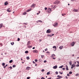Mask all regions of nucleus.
Listing matches in <instances>:
<instances>
[{
  "instance_id": "nucleus-46",
  "label": "nucleus",
  "mask_w": 79,
  "mask_h": 79,
  "mask_svg": "<svg viewBox=\"0 0 79 79\" xmlns=\"http://www.w3.org/2000/svg\"><path fill=\"white\" fill-rule=\"evenodd\" d=\"M41 71H42V72H44V69H42L41 70Z\"/></svg>"
},
{
  "instance_id": "nucleus-36",
  "label": "nucleus",
  "mask_w": 79,
  "mask_h": 79,
  "mask_svg": "<svg viewBox=\"0 0 79 79\" xmlns=\"http://www.w3.org/2000/svg\"><path fill=\"white\" fill-rule=\"evenodd\" d=\"M54 4H57V2L56 1L55 2H54V3H53Z\"/></svg>"
},
{
  "instance_id": "nucleus-57",
  "label": "nucleus",
  "mask_w": 79,
  "mask_h": 79,
  "mask_svg": "<svg viewBox=\"0 0 79 79\" xmlns=\"http://www.w3.org/2000/svg\"><path fill=\"white\" fill-rule=\"evenodd\" d=\"M67 76H69V74H67Z\"/></svg>"
},
{
  "instance_id": "nucleus-54",
  "label": "nucleus",
  "mask_w": 79,
  "mask_h": 79,
  "mask_svg": "<svg viewBox=\"0 0 79 79\" xmlns=\"http://www.w3.org/2000/svg\"><path fill=\"white\" fill-rule=\"evenodd\" d=\"M62 69H63V70H65V68H62Z\"/></svg>"
},
{
  "instance_id": "nucleus-16",
  "label": "nucleus",
  "mask_w": 79,
  "mask_h": 79,
  "mask_svg": "<svg viewBox=\"0 0 79 79\" xmlns=\"http://www.w3.org/2000/svg\"><path fill=\"white\" fill-rule=\"evenodd\" d=\"M27 48H32V46H28Z\"/></svg>"
},
{
  "instance_id": "nucleus-19",
  "label": "nucleus",
  "mask_w": 79,
  "mask_h": 79,
  "mask_svg": "<svg viewBox=\"0 0 79 79\" xmlns=\"http://www.w3.org/2000/svg\"><path fill=\"white\" fill-rule=\"evenodd\" d=\"M8 2H5V5H8Z\"/></svg>"
},
{
  "instance_id": "nucleus-24",
  "label": "nucleus",
  "mask_w": 79,
  "mask_h": 79,
  "mask_svg": "<svg viewBox=\"0 0 79 79\" xmlns=\"http://www.w3.org/2000/svg\"><path fill=\"white\" fill-rule=\"evenodd\" d=\"M47 36H48V37H52V35H47Z\"/></svg>"
},
{
  "instance_id": "nucleus-63",
  "label": "nucleus",
  "mask_w": 79,
  "mask_h": 79,
  "mask_svg": "<svg viewBox=\"0 0 79 79\" xmlns=\"http://www.w3.org/2000/svg\"><path fill=\"white\" fill-rule=\"evenodd\" d=\"M60 74H63V72L61 73H60Z\"/></svg>"
},
{
  "instance_id": "nucleus-52",
  "label": "nucleus",
  "mask_w": 79,
  "mask_h": 79,
  "mask_svg": "<svg viewBox=\"0 0 79 79\" xmlns=\"http://www.w3.org/2000/svg\"><path fill=\"white\" fill-rule=\"evenodd\" d=\"M71 2H73V1H76V0H71Z\"/></svg>"
},
{
  "instance_id": "nucleus-14",
  "label": "nucleus",
  "mask_w": 79,
  "mask_h": 79,
  "mask_svg": "<svg viewBox=\"0 0 79 79\" xmlns=\"http://www.w3.org/2000/svg\"><path fill=\"white\" fill-rule=\"evenodd\" d=\"M52 48H54L55 50H56V47L55 46H53Z\"/></svg>"
},
{
  "instance_id": "nucleus-9",
  "label": "nucleus",
  "mask_w": 79,
  "mask_h": 79,
  "mask_svg": "<svg viewBox=\"0 0 79 79\" xmlns=\"http://www.w3.org/2000/svg\"><path fill=\"white\" fill-rule=\"evenodd\" d=\"M7 11L8 12H10L11 11V10H10V8H9L7 9Z\"/></svg>"
},
{
  "instance_id": "nucleus-28",
  "label": "nucleus",
  "mask_w": 79,
  "mask_h": 79,
  "mask_svg": "<svg viewBox=\"0 0 79 79\" xmlns=\"http://www.w3.org/2000/svg\"><path fill=\"white\" fill-rule=\"evenodd\" d=\"M69 63L70 65H71V64H72V62L71 61L69 62Z\"/></svg>"
},
{
  "instance_id": "nucleus-38",
  "label": "nucleus",
  "mask_w": 79,
  "mask_h": 79,
  "mask_svg": "<svg viewBox=\"0 0 79 79\" xmlns=\"http://www.w3.org/2000/svg\"><path fill=\"white\" fill-rule=\"evenodd\" d=\"M19 40H20V39L19 38H18V40H17V41H19Z\"/></svg>"
},
{
  "instance_id": "nucleus-47",
  "label": "nucleus",
  "mask_w": 79,
  "mask_h": 79,
  "mask_svg": "<svg viewBox=\"0 0 79 79\" xmlns=\"http://www.w3.org/2000/svg\"><path fill=\"white\" fill-rule=\"evenodd\" d=\"M41 58H43V57H44V55H41Z\"/></svg>"
},
{
  "instance_id": "nucleus-58",
  "label": "nucleus",
  "mask_w": 79,
  "mask_h": 79,
  "mask_svg": "<svg viewBox=\"0 0 79 79\" xmlns=\"http://www.w3.org/2000/svg\"><path fill=\"white\" fill-rule=\"evenodd\" d=\"M46 62H47V60L44 61V63H46Z\"/></svg>"
},
{
  "instance_id": "nucleus-64",
  "label": "nucleus",
  "mask_w": 79,
  "mask_h": 79,
  "mask_svg": "<svg viewBox=\"0 0 79 79\" xmlns=\"http://www.w3.org/2000/svg\"><path fill=\"white\" fill-rule=\"evenodd\" d=\"M32 49H35V47H33L32 48Z\"/></svg>"
},
{
  "instance_id": "nucleus-34",
  "label": "nucleus",
  "mask_w": 79,
  "mask_h": 79,
  "mask_svg": "<svg viewBox=\"0 0 79 79\" xmlns=\"http://www.w3.org/2000/svg\"><path fill=\"white\" fill-rule=\"evenodd\" d=\"M35 62H37V61H38V60H37V59H35Z\"/></svg>"
},
{
  "instance_id": "nucleus-43",
  "label": "nucleus",
  "mask_w": 79,
  "mask_h": 79,
  "mask_svg": "<svg viewBox=\"0 0 79 79\" xmlns=\"http://www.w3.org/2000/svg\"><path fill=\"white\" fill-rule=\"evenodd\" d=\"M10 69H12L13 68L12 67L10 66Z\"/></svg>"
},
{
  "instance_id": "nucleus-10",
  "label": "nucleus",
  "mask_w": 79,
  "mask_h": 79,
  "mask_svg": "<svg viewBox=\"0 0 79 79\" xmlns=\"http://www.w3.org/2000/svg\"><path fill=\"white\" fill-rule=\"evenodd\" d=\"M55 55L54 54H53L52 55V56H51V58H53V57H55Z\"/></svg>"
},
{
  "instance_id": "nucleus-33",
  "label": "nucleus",
  "mask_w": 79,
  "mask_h": 79,
  "mask_svg": "<svg viewBox=\"0 0 79 79\" xmlns=\"http://www.w3.org/2000/svg\"><path fill=\"white\" fill-rule=\"evenodd\" d=\"M72 72H70L69 73V74H72Z\"/></svg>"
},
{
  "instance_id": "nucleus-13",
  "label": "nucleus",
  "mask_w": 79,
  "mask_h": 79,
  "mask_svg": "<svg viewBox=\"0 0 79 79\" xmlns=\"http://www.w3.org/2000/svg\"><path fill=\"white\" fill-rule=\"evenodd\" d=\"M53 69H56L57 68V66L56 65L53 67Z\"/></svg>"
},
{
  "instance_id": "nucleus-53",
  "label": "nucleus",
  "mask_w": 79,
  "mask_h": 79,
  "mask_svg": "<svg viewBox=\"0 0 79 79\" xmlns=\"http://www.w3.org/2000/svg\"><path fill=\"white\" fill-rule=\"evenodd\" d=\"M41 79H45V78L44 77H42Z\"/></svg>"
},
{
  "instance_id": "nucleus-20",
  "label": "nucleus",
  "mask_w": 79,
  "mask_h": 79,
  "mask_svg": "<svg viewBox=\"0 0 79 79\" xmlns=\"http://www.w3.org/2000/svg\"><path fill=\"white\" fill-rule=\"evenodd\" d=\"M31 9H30L29 10H27V12H29V11H31Z\"/></svg>"
},
{
  "instance_id": "nucleus-3",
  "label": "nucleus",
  "mask_w": 79,
  "mask_h": 79,
  "mask_svg": "<svg viewBox=\"0 0 79 79\" xmlns=\"http://www.w3.org/2000/svg\"><path fill=\"white\" fill-rule=\"evenodd\" d=\"M52 31H51L50 29H48L46 31V33H50Z\"/></svg>"
},
{
  "instance_id": "nucleus-5",
  "label": "nucleus",
  "mask_w": 79,
  "mask_h": 79,
  "mask_svg": "<svg viewBox=\"0 0 79 79\" xmlns=\"http://www.w3.org/2000/svg\"><path fill=\"white\" fill-rule=\"evenodd\" d=\"M26 69H27V70H29L30 69H31V67H27L26 68Z\"/></svg>"
},
{
  "instance_id": "nucleus-15",
  "label": "nucleus",
  "mask_w": 79,
  "mask_h": 79,
  "mask_svg": "<svg viewBox=\"0 0 79 79\" xmlns=\"http://www.w3.org/2000/svg\"><path fill=\"white\" fill-rule=\"evenodd\" d=\"M63 48V46H60L59 47V48H60V50H61Z\"/></svg>"
},
{
  "instance_id": "nucleus-17",
  "label": "nucleus",
  "mask_w": 79,
  "mask_h": 79,
  "mask_svg": "<svg viewBox=\"0 0 79 79\" xmlns=\"http://www.w3.org/2000/svg\"><path fill=\"white\" fill-rule=\"evenodd\" d=\"M59 78V79H60V78H62V77H63L61 76H60V75H58L57 76Z\"/></svg>"
},
{
  "instance_id": "nucleus-49",
  "label": "nucleus",
  "mask_w": 79,
  "mask_h": 79,
  "mask_svg": "<svg viewBox=\"0 0 79 79\" xmlns=\"http://www.w3.org/2000/svg\"><path fill=\"white\" fill-rule=\"evenodd\" d=\"M47 50H48V49L47 48H46V49H45V51H47Z\"/></svg>"
},
{
  "instance_id": "nucleus-11",
  "label": "nucleus",
  "mask_w": 79,
  "mask_h": 79,
  "mask_svg": "<svg viewBox=\"0 0 79 79\" xmlns=\"http://www.w3.org/2000/svg\"><path fill=\"white\" fill-rule=\"evenodd\" d=\"M3 27V24H0V29Z\"/></svg>"
},
{
  "instance_id": "nucleus-30",
  "label": "nucleus",
  "mask_w": 79,
  "mask_h": 79,
  "mask_svg": "<svg viewBox=\"0 0 79 79\" xmlns=\"http://www.w3.org/2000/svg\"><path fill=\"white\" fill-rule=\"evenodd\" d=\"M2 65L3 66H4L5 65V63H3L2 64Z\"/></svg>"
},
{
  "instance_id": "nucleus-29",
  "label": "nucleus",
  "mask_w": 79,
  "mask_h": 79,
  "mask_svg": "<svg viewBox=\"0 0 79 79\" xmlns=\"http://www.w3.org/2000/svg\"><path fill=\"white\" fill-rule=\"evenodd\" d=\"M28 51H26L25 52V53L27 54V53H28Z\"/></svg>"
},
{
  "instance_id": "nucleus-21",
  "label": "nucleus",
  "mask_w": 79,
  "mask_h": 79,
  "mask_svg": "<svg viewBox=\"0 0 79 79\" xmlns=\"http://www.w3.org/2000/svg\"><path fill=\"white\" fill-rule=\"evenodd\" d=\"M75 64H73L72 65V66L73 68H74L75 67Z\"/></svg>"
},
{
  "instance_id": "nucleus-6",
  "label": "nucleus",
  "mask_w": 79,
  "mask_h": 79,
  "mask_svg": "<svg viewBox=\"0 0 79 79\" xmlns=\"http://www.w3.org/2000/svg\"><path fill=\"white\" fill-rule=\"evenodd\" d=\"M48 11H52V9L50 8H48Z\"/></svg>"
},
{
  "instance_id": "nucleus-59",
  "label": "nucleus",
  "mask_w": 79,
  "mask_h": 79,
  "mask_svg": "<svg viewBox=\"0 0 79 79\" xmlns=\"http://www.w3.org/2000/svg\"><path fill=\"white\" fill-rule=\"evenodd\" d=\"M60 58H59L58 59V61H60Z\"/></svg>"
},
{
  "instance_id": "nucleus-62",
  "label": "nucleus",
  "mask_w": 79,
  "mask_h": 79,
  "mask_svg": "<svg viewBox=\"0 0 79 79\" xmlns=\"http://www.w3.org/2000/svg\"><path fill=\"white\" fill-rule=\"evenodd\" d=\"M3 68H6V66H4Z\"/></svg>"
},
{
  "instance_id": "nucleus-55",
  "label": "nucleus",
  "mask_w": 79,
  "mask_h": 79,
  "mask_svg": "<svg viewBox=\"0 0 79 79\" xmlns=\"http://www.w3.org/2000/svg\"><path fill=\"white\" fill-rule=\"evenodd\" d=\"M76 62H77L78 64H79V62L78 61H77Z\"/></svg>"
},
{
  "instance_id": "nucleus-1",
  "label": "nucleus",
  "mask_w": 79,
  "mask_h": 79,
  "mask_svg": "<svg viewBox=\"0 0 79 79\" xmlns=\"http://www.w3.org/2000/svg\"><path fill=\"white\" fill-rule=\"evenodd\" d=\"M53 26H54V27H56L58 26V23H55L53 24Z\"/></svg>"
},
{
  "instance_id": "nucleus-8",
  "label": "nucleus",
  "mask_w": 79,
  "mask_h": 79,
  "mask_svg": "<svg viewBox=\"0 0 79 79\" xmlns=\"http://www.w3.org/2000/svg\"><path fill=\"white\" fill-rule=\"evenodd\" d=\"M30 44H31V41H29L27 42V45H30Z\"/></svg>"
},
{
  "instance_id": "nucleus-4",
  "label": "nucleus",
  "mask_w": 79,
  "mask_h": 79,
  "mask_svg": "<svg viewBox=\"0 0 79 79\" xmlns=\"http://www.w3.org/2000/svg\"><path fill=\"white\" fill-rule=\"evenodd\" d=\"M75 44V43H74V42H73L71 43V45L72 47H73V46H74V45Z\"/></svg>"
},
{
  "instance_id": "nucleus-40",
  "label": "nucleus",
  "mask_w": 79,
  "mask_h": 79,
  "mask_svg": "<svg viewBox=\"0 0 79 79\" xmlns=\"http://www.w3.org/2000/svg\"><path fill=\"white\" fill-rule=\"evenodd\" d=\"M76 76H79V73H77L76 75Z\"/></svg>"
},
{
  "instance_id": "nucleus-26",
  "label": "nucleus",
  "mask_w": 79,
  "mask_h": 79,
  "mask_svg": "<svg viewBox=\"0 0 79 79\" xmlns=\"http://www.w3.org/2000/svg\"><path fill=\"white\" fill-rule=\"evenodd\" d=\"M12 62H13V60H10L9 61V63H12Z\"/></svg>"
},
{
  "instance_id": "nucleus-41",
  "label": "nucleus",
  "mask_w": 79,
  "mask_h": 79,
  "mask_svg": "<svg viewBox=\"0 0 79 79\" xmlns=\"http://www.w3.org/2000/svg\"><path fill=\"white\" fill-rule=\"evenodd\" d=\"M57 4H58L59 3H60V1H58L56 2Z\"/></svg>"
},
{
  "instance_id": "nucleus-2",
  "label": "nucleus",
  "mask_w": 79,
  "mask_h": 79,
  "mask_svg": "<svg viewBox=\"0 0 79 79\" xmlns=\"http://www.w3.org/2000/svg\"><path fill=\"white\" fill-rule=\"evenodd\" d=\"M33 53H39V52L36 50H33Z\"/></svg>"
},
{
  "instance_id": "nucleus-48",
  "label": "nucleus",
  "mask_w": 79,
  "mask_h": 79,
  "mask_svg": "<svg viewBox=\"0 0 79 79\" xmlns=\"http://www.w3.org/2000/svg\"><path fill=\"white\" fill-rule=\"evenodd\" d=\"M23 24H25V25H27V23H24Z\"/></svg>"
},
{
  "instance_id": "nucleus-56",
  "label": "nucleus",
  "mask_w": 79,
  "mask_h": 79,
  "mask_svg": "<svg viewBox=\"0 0 79 79\" xmlns=\"http://www.w3.org/2000/svg\"><path fill=\"white\" fill-rule=\"evenodd\" d=\"M32 63H33L34 64H35V62L34 61H33Z\"/></svg>"
},
{
  "instance_id": "nucleus-37",
  "label": "nucleus",
  "mask_w": 79,
  "mask_h": 79,
  "mask_svg": "<svg viewBox=\"0 0 79 79\" xmlns=\"http://www.w3.org/2000/svg\"><path fill=\"white\" fill-rule=\"evenodd\" d=\"M30 78H31V77H27V79H30Z\"/></svg>"
},
{
  "instance_id": "nucleus-60",
  "label": "nucleus",
  "mask_w": 79,
  "mask_h": 79,
  "mask_svg": "<svg viewBox=\"0 0 79 79\" xmlns=\"http://www.w3.org/2000/svg\"><path fill=\"white\" fill-rule=\"evenodd\" d=\"M40 13V11H38V13H39H39Z\"/></svg>"
},
{
  "instance_id": "nucleus-18",
  "label": "nucleus",
  "mask_w": 79,
  "mask_h": 79,
  "mask_svg": "<svg viewBox=\"0 0 79 79\" xmlns=\"http://www.w3.org/2000/svg\"><path fill=\"white\" fill-rule=\"evenodd\" d=\"M66 70H69V69L68 68V66H67V65H66Z\"/></svg>"
},
{
  "instance_id": "nucleus-50",
  "label": "nucleus",
  "mask_w": 79,
  "mask_h": 79,
  "mask_svg": "<svg viewBox=\"0 0 79 79\" xmlns=\"http://www.w3.org/2000/svg\"><path fill=\"white\" fill-rule=\"evenodd\" d=\"M47 79H52V77H49V78H48Z\"/></svg>"
},
{
  "instance_id": "nucleus-23",
  "label": "nucleus",
  "mask_w": 79,
  "mask_h": 79,
  "mask_svg": "<svg viewBox=\"0 0 79 79\" xmlns=\"http://www.w3.org/2000/svg\"><path fill=\"white\" fill-rule=\"evenodd\" d=\"M50 74V72H48L47 73V75H49Z\"/></svg>"
},
{
  "instance_id": "nucleus-35",
  "label": "nucleus",
  "mask_w": 79,
  "mask_h": 79,
  "mask_svg": "<svg viewBox=\"0 0 79 79\" xmlns=\"http://www.w3.org/2000/svg\"><path fill=\"white\" fill-rule=\"evenodd\" d=\"M23 15H26V12H24L23 13Z\"/></svg>"
},
{
  "instance_id": "nucleus-51",
  "label": "nucleus",
  "mask_w": 79,
  "mask_h": 79,
  "mask_svg": "<svg viewBox=\"0 0 79 79\" xmlns=\"http://www.w3.org/2000/svg\"><path fill=\"white\" fill-rule=\"evenodd\" d=\"M77 67H79V64H77Z\"/></svg>"
},
{
  "instance_id": "nucleus-22",
  "label": "nucleus",
  "mask_w": 79,
  "mask_h": 79,
  "mask_svg": "<svg viewBox=\"0 0 79 79\" xmlns=\"http://www.w3.org/2000/svg\"><path fill=\"white\" fill-rule=\"evenodd\" d=\"M37 22H40L41 23H42V21H41L40 20H39L37 21Z\"/></svg>"
},
{
  "instance_id": "nucleus-42",
  "label": "nucleus",
  "mask_w": 79,
  "mask_h": 79,
  "mask_svg": "<svg viewBox=\"0 0 79 79\" xmlns=\"http://www.w3.org/2000/svg\"><path fill=\"white\" fill-rule=\"evenodd\" d=\"M56 74H58V72H56Z\"/></svg>"
},
{
  "instance_id": "nucleus-12",
  "label": "nucleus",
  "mask_w": 79,
  "mask_h": 79,
  "mask_svg": "<svg viewBox=\"0 0 79 79\" xmlns=\"http://www.w3.org/2000/svg\"><path fill=\"white\" fill-rule=\"evenodd\" d=\"M35 5L34 4H33L32 6H31V7H34V8L35 7Z\"/></svg>"
},
{
  "instance_id": "nucleus-39",
  "label": "nucleus",
  "mask_w": 79,
  "mask_h": 79,
  "mask_svg": "<svg viewBox=\"0 0 79 79\" xmlns=\"http://www.w3.org/2000/svg\"><path fill=\"white\" fill-rule=\"evenodd\" d=\"M13 68H15V67H16V65H13Z\"/></svg>"
},
{
  "instance_id": "nucleus-25",
  "label": "nucleus",
  "mask_w": 79,
  "mask_h": 79,
  "mask_svg": "<svg viewBox=\"0 0 79 79\" xmlns=\"http://www.w3.org/2000/svg\"><path fill=\"white\" fill-rule=\"evenodd\" d=\"M63 65H61V66H59V68H63Z\"/></svg>"
},
{
  "instance_id": "nucleus-61",
  "label": "nucleus",
  "mask_w": 79,
  "mask_h": 79,
  "mask_svg": "<svg viewBox=\"0 0 79 79\" xmlns=\"http://www.w3.org/2000/svg\"><path fill=\"white\" fill-rule=\"evenodd\" d=\"M46 53H50V52H47Z\"/></svg>"
},
{
  "instance_id": "nucleus-45",
  "label": "nucleus",
  "mask_w": 79,
  "mask_h": 79,
  "mask_svg": "<svg viewBox=\"0 0 79 79\" xmlns=\"http://www.w3.org/2000/svg\"><path fill=\"white\" fill-rule=\"evenodd\" d=\"M44 10H47V8L45 7L44 8Z\"/></svg>"
},
{
  "instance_id": "nucleus-7",
  "label": "nucleus",
  "mask_w": 79,
  "mask_h": 79,
  "mask_svg": "<svg viewBox=\"0 0 79 79\" xmlns=\"http://www.w3.org/2000/svg\"><path fill=\"white\" fill-rule=\"evenodd\" d=\"M78 10H76V9H74L73 10V11H74L75 12H78Z\"/></svg>"
},
{
  "instance_id": "nucleus-31",
  "label": "nucleus",
  "mask_w": 79,
  "mask_h": 79,
  "mask_svg": "<svg viewBox=\"0 0 79 79\" xmlns=\"http://www.w3.org/2000/svg\"><path fill=\"white\" fill-rule=\"evenodd\" d=\"M42 61V59H39V62H41Z\"/></svg>"
},
{
  "instance_id": "nucleus-27",
  "label": "nucleus",
  "mask_w": 79,
  "mask_h": 79,
  "mask_svg": "<svg viewBox=\"0 0 79 79\" xmlns=\"http://www.w3.org/2000/svg\"><path fill=\"white\" fill-rule=\"evenodd\" d=\"M26 58L27 59V60H29V59H30V58H29V56H27L26 57Z\"/></svg>"
},
{
  "instance_id": "nucleus-32",
  "label": "nucleus",
  "mask_w": 79,
  "mask_h": 79,
  "mask_svg": "<svg viewBox=\"0 0 79 79\" xmlns=\"http://www.w3.org/2000/svg\"><path fill=\"white\" fill-rule=\"evenodd\" d=\"M10 44L12 45H14V42H13L12 43H11Z\"/></svg>"
},
{
  "instance_id": "nucleus-44",
  "label": "nucleus",
  "mask_w": 79,
  "mask_h": 79,
  "mask_svg": "<svg viewBox=\"0 0 79 79\" xmlns=\"http://www.w3.org/2000/svg\"><path fill=\"white\" fill-rule=\"evenodd\" d=\"M66 15V14H62V16H64V15Z\"/></svg>"
}]
</instances>
